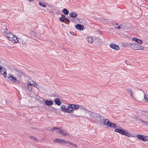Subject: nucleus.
<instances>
[{
	"instance_id": "36",
	"label": "nucleus",
	"mask_w": 148,
	"mask_h": 148,
	"mask_svg": "<svg viewBox=\"0 0 148 148\" xmlns=\"http://www.w3.org/2000/svg\"><path fill=\"white\" fill-rule=\"evenodd\" d=\"M145 101L147 102H148V97L145 96Z\"/></svg>"
},
{
	"instance_id": "2",
	"label": "nucleus",
	"mask_w": 148,
	"mask_h": 148,
	"mask_svg": "<svg viewBox=\"0 0 148 148\" xmlns=\"http://www.w3.org/2000/svg\"><path fill=\"white\" fill-rule=\"evenodd\" d=\"M130 47L134 50H142L144 48V47L136 43H130Z\"/></svg>"
},
{
	"instance_id": "24",
	"label": "nucleus",
	"mask_w": 148,
	"mask_h": 148,
	"mask_svg": "<svg viewBox=\"0 0 148 148\" xmlns=\"http://www.w3.org/2000/svg\"><path fill=\"white\" fill-rule=\"evenodd\" d=\"M61 108L62 109V111L65 112H68V110H67V109L65 108V106L64 105H62L61 107Z\"/></svg>"
},
{
	"instance_id": "40",
	"label": "nucleus",
	"mask_w": 148,
	"mask_h": 148,
	"mask_svg": "<svg viewBox=\"0 0 148 148\" xmlns=\"http://www.w3.org/2000/svg\"><path fill=\"white\" fill-rule=\"evenodd\" d=\"M138 39L137 38H133L132 39V40H134V41L136 42H137Z\"/></svg>"
},
{
	"instance_id": "22",
	"label": "nucleus",
	"mask_w": 148,
	"mask_h": 148,
	"mask_svg": "<svg viewBox=\"0 0 148 148\" xmlns=\"http://www.w3.org/2000/svg\"><path fill=\"white\" fill-rule=\"evenodd\" d=\"M122 45L123 47H127L128 46H130V43H128L127 42H124L122 43Z\"/></svg>"
},
{
	"instance_id": "25",
	"label": "nucleus",
	"mask_w": 148,
	"mask_h": 148,
	"mask_svg": "<svg viewBox=\"0 0 148 148\" xmlns=\"http://www.w3.org/2000/svg\"><path fill=\"white\" fill-rule=\"evenodd\" d=\"M59 130V128L58 127H52L51 128L50 130H51L52 131H53L55 130Z\"/></svg>"
},
{
	"instance_id": "47",
	"label": "nucleus",
	"mask_w": 148,
	"mask_h": 148,
	"mask_svg": "<svg viewBox=\"0 0 148 148\" xmlns=\"http://www.w3.org/2000/svg\"><path fill=\"white\" fill-rule=\"evenodd\" d=\"M116 25H118V23H116Z\"/></svg>"
},
{
	"instance_id": "37",
	"label": "nucleus",
	"mask_w": 148,
	"mask_h": 148,
	"mask_svg": "<svg viewBox=\"0 0 148 148\" xmlns=\"http://www.w3.org/2000/svg\"><path fill=\"white\" fill-rule=\"evenodd\" d=\"M60 21L62 22H64V19L63 18H62V17H60Z\"/></svg>"
},
{
	"instance_id": "30",
	"label": "nucleus",
	"mask_w": 148,
	"mask_h": 148,
	"mask_svg": "<svg viewBox=\"0 0 148 148\" xmlns=\"http://www.w3.org/2000/svg\"><path fill=\"white\" fill-rule=\"evenodd\" d=\"M67 110H68V112H66L68 113H70L71 112H73L72 109V108L69 107V105L68 106V108H67Z\"/></svg>"
},
{
	"instance_id": "5",
	"label": "nucleus",
	"mask_w": 148,
	"mask_h": 148,
	"mask_svg": "<svg viewBox=\"0 0 148 148\" xmlns=\"http://www.w3.org/2000/svg\"><path fill=\"white\" fill-rule=\"evenodd\" d=\"M136 137L138 139L143 141L146 142L148 141V136L138 134L136 135Z\"/></svg>"
},
{
	"instance_id": "39",
	"label": "nucleus",
	"mask_w": 148,
	"mask_h": 148,
	"mask_svg": "<svg viewBox=\"0 0 148 148\" xmlns=\"http://www.w3.org/2000/svg\"><path fill=\"white\" fill-rule=\"evenodd\" d=\"M65 144H69L70 145H71V142H69V141H65Z\"/></svg>"
},
{
	"instance_id": "43",
	"label": "nucleus",
	"mask_w": 148,
	"mask_h": 148,
	"mask_svg": "<svg viewBox=\"0 0 148 148\" xmlns=\"http://www.w3.org/2000/svg\"><path fill=\"white\" fill-rule=\"evenodd\" d=\"M62 18H63L64 19L65 18V16L64 15V14H62Z\"/></svg>"
},
{
	"instance_id": "15",
	"label": "nucleus",
	"mask_w": 148,
	"mask_h": 148,
	"mask_svg": "<svg viewBox=\"0 0 148 148\" xmlns=\"http://www.w3.org/2000/svg\"><path fill=\"white\" fill-rule=\"evenodd\" d=\"M55 102L58 106L60 105L61 104V102L58 98H56L55 100Z\"/></svg>"
},
{
	"instance_id": "6",
	"label": "nucleus",
	"mask_w": 148,
	"mask_h": 148,
	"mask_svg": "<svg viewBox=\"0 0 148 148\" xmlns=\"http://www.w3.org/2000/svg\"><path fill=\"white\" fill-rule=\"evenodd\" d=\"M8 79L12 81L13 82H17V83H18L19 82V81L17 79V78L14 77L12 74H9L8 76Z\"/></svg>"
},
{
	"instance_id": "9",
	"label": "nucleus",
	"mask_w": 148,
	"mask_h": 148,
	"mask_svg": "<svg viewBox=\"0 0 148 148\" xmlns=\"http://www.w3.org/2000/svg\"><path fill=\"white\" fill-rule=\"evenodd\" d=\"M102 119H103L102 120L104 124L109 127V125L111 122L108 119H104L103 117V116H102Z\"/></svg>"
},
{
	"instance_id": "11",
	"label": "nucleus",
	"mask_w": 148,
	"mask_h": 148,
	"mask_svg": "<svg viewBox=\"0 0 148 148\" xmlns=\"http://www.w3.org/2000/svg\"><path fill=\"white\" fill-rule=\"evenodd\" d=\"M75 28L80 30H82L84 28V27L81 24H77L75 25Z\"/></svg>"
},
{
	"instance_id": "16",
	"label": "nucleus",
	"mask_w": 148,
	"mask_h": 148,
	"mask_svg": "<svg viewBox=\"0 0 148 148\" xmlns=\"http://www.w3.org/2000/svg\"><path fill=\"white\" fill-rule=\"evenodd\" d=\"M53 102L51 101L47 100L45 101V103L46 105L51 106L53 104Z\"/></svg>"
},
{
	"instance_id": "17",
	"label": "nucleus",
	"mask_w": 148,
	"mask_h": 148,
	"mask_svg": "<svg viewBox=\"0 0 148 148\" xmlns=\"http://www.w3.org/2000/svg\"><path fill=\"white\" fill-rule=\"evenodd\" d=\"M77 16V14L75 12H71L69 14V16L72 17H76Z\"/></svg>"
},
{
	"instance_id": "23",
	"label": "nucleus",
	"mask_w": 148,
	"mask_h": 148,
	"mask_svg": "<svg viewBox=\"0 0 148 148\" xmlns=\"http://www.w3.org/2000/svg\"><path fill=\"white\" fill-rule=\"evenodd\" d=\"M31 140H33L34 141H38V139H37L35 137L32 136H29Z\"/></svg>"
},
{
	"instance_id": "42",
	"label": "nucleus",
	"mask_w": 148,
	"mask_h": 148,
	"mask_svg": "<svg viewBox=\"0 0 148 148\" xmlns=\"http://www.w3.org/2000/svg\"><path fill=\"white\" fill-rule=\"evenodd\" d=\"M65 21L66 22H69V19L67 18H66L65 19Z\"/></svg>"
},
{
	"instance_id": "13",
	"label": "nucleus",
	"mask_w": 148,
	"mask_h": 148,
	"mask_svg": "<svg viewBox=\"0 0 148 148\" xmlns=\"http://www.w3.org/2000/svg\"><path fill=\"white\" fill-rule=\"evenodd\" d=\"M4 28L2 29L1 31L3 33H5L6 35V34L9 33L8 31L6 26H4Z\"/></svg>"
},
{
	"instance_id": "1",
	"label": "nucleus",
	"mask_w": 148,
	"mask_h": 148,
	"mask_svg": "<svg viewBox=\"0 0 148 148\" xmlns=\"http://www.w3.org/2000/svg\"><path fill=\"white\" fill-rule=\"evenodd\" d=\"M88 111L87 113L91 117L95 120V122L100 121L101 120L102 116H100L98 114L89 111Z\"/></svg>"
},
{
	"instance_id": "8",
	"label": "nucleus",
	"mask_w": 148,
	"mask_h": 148,
	"mask_svg": "<svg viewBox=\"0 0 148 148\" xmlns=\"http://www.w3.org/2000/svg\"><path fill=\"white\" fill-rule=\"evenodd\" d=\"M110 46L111 48L116 50H118L119 49L118 45L114 43L111 44Z\"/></svg>"
},
{
	"instance_id": "29",
	"label": "nucleus",
	"mask_w": 148,
	"mask_h": 148,
	"mask_svg": "<svg viewBox=\"0 0 148 148\" xmlns=\"http://www.w3.org/2000/svg\"><path fill=\"white\" fill-rule=\"evenodd\" d=\"M39 4L40 6L43 7L44 8H45L46 7V5L43 2H40L39 3Z\"/></svg>"
},
{
	"instance_id": "44",
	"label": "nucleus",
	"mask_w": 148,
	"mask_h": 148,
	"mask_svg": "<svg viewBox=\"0 0 148 148\" xmlns=\"http://www.w3.org/2000/svg\"><path fill=\"white\" fill-rule=\"evenodd\" d=\"M121 26H119L117 27H115V28L117 29H120L121 28Z\"/></svg>"
},
{
	"instance_id": "21",
	"label": "nucleus",
	"mask_w": 148,
	"mask_h": 148,
	"mask_svg": "<svg viewBox=\"0 0 148 148\" xmlns=\"http://www.w3.org/2000/svg\"><path fill=\"white\" fill-rule=\"evenodd\" d=\"M62 12L66 15H68L69 13V11L66 8H64L62 10Z\"/></svg>"
},
{
	"instance_id": "41",
	"label": "nucleus",
	"mask_w": 148,
	"mask_h": 148,
	"mask_svg": "<svg viewBox=\"0 0 148 148\" xmlns=\"http://www.w3.org/2000/svg\"><path fill=\"white\" fill-rule=\"evenodd\" d=\"M33 84H32V86L36 87L37 86V84L35 83H34V82H33Z\"/></svg>"
},
{
	"instance_id": "26",
	"label": "nucleus",
	"mask_w": 148,
	"mask_h": 148,
	"mask_svg": "<svg viewBox=\"0 0 148 148\" xmlns=\"http://www.w3.org/2000/svg\"><path fill=\"white\" fill-rule=\"evenodd\" d=\"M127 91L129 92L130 93V95L131 97H133V93L132 92L131 90L130 89H128L127 90Z\"/></svg>"
},
{
	"instance_id": "48",
	"label": "nucleus",
	"mask_w": 148,
	"mask_h": 148,
	"mask_svg": "<svg viewBox=\"0 0 148 148\" xmlns=\"http://www.w3.org/2000/svg\"><path fill=\"white\" fill-rule=\"evenodd\" d=\"M25 42H24L23 43V44H24Z\"/></svg>"
},
{
	"instance_id": "38",
	"label": "nucleus",
	"mask_w": 148,
	"mask_h": 148,
	"mask_svg": "<svg viewBox=\"0 0 148 148\" xmlns=\"http://www.w3.org/2000/svg\"><path fill=\"white\" fill-rule=\"evenodd\" d=\"M32 86H28L27 87L28 88V89L30 91H32Z\"/></svg>"
},
{
	"instance_id": "12",
	"label": "nucleus",
	"mask_w": 148,
	"mask_h": 148,
	"mask_svg": "<svg viewBox=\"0 0 148 148\" xmlns=\"http://www.w3.org/2000/svg\"><path fill=\"white\" fill-rule=\"evenodd\" d=\"M10 41L16 43L18 42V40L17 37L14 35L12 38V40Z\"/></svg>"
},
{
	"instance_id": "45",
	"label": "nucleus",
	"mask_w": 148,
	"mask_h": 148,
	"mask_svg": "<svg viewBox=\"0 0 148 148\" xmlns=\"http://www.w3.org/2000/svg\"><path fill=\"white\" fill-rule=\"evenodd\" d=\"M76 116H76L74 114V115H73L72 116V117H75Z\"/></svg>"
},
{
	"instance_id": "19",
	"label": "nucleus",
	"mask_w": 148,
	"mask_h": 148,
	"mask_svg": "<svg viewBox=\"0 0 148 148\" xmlns=\"http://www.w3.org/2000/svg\"><path fill=\"white\" fill-rule=\"evenodd\" d=\"M109 125V127H111L114 128H117V126L116 124L114 123H112L111 122L110 123Z\"/></svg>"
},
{
	"instance_id": "18",
	"label": "nucleus",
	"mask_w": 148,
	"mask_h": 148,
	"mask_svg": "<svg viewBox=\"0 0 148 148\" xmlns=\"http://www.w3.org/2000/svg\"><path fill=\"white\" fill-rule=\"evenodd\" d=\"M87 40L88 42L90 43H92L93 41V39L91 36H89L87 38Z\"/></svg>"
},
{
	"instance_id": "46",
	"label": "nucleus",
	"mask_w": 148,
	"mask_h": 148,
	"mask_svg": "<svg viewBox=\"0 0 148 148\" xmlns=\"http://www.w3.org/2000/svg\"><path fill=\"white\" fill-rule=\"evenodd\" d=\"M29 1L32 2L34 1V0H29Z\"/></svg>"
},
{
	"instance_id": "10",
	"label": "nucleus",
	"mask_w": 148,
	"mask_h": 148,
	"mask_svg": "<svg viewBox=\"0 0 148 148\" xmlns=\"http://www.w3.org/2000/svg\"><path fill=\"white\" fill-rule=\"evenodd\" d=\"M14 36V35L11 32H10L9 33H8L6 34V36L10 41L12 40V39Z\"/></svg>"
},
{
	"instance_id": "14",
	"label": "nucleus",
	"mask_w": 148,
	"mask_h": 148,
	"mask_svg": "<svg viewBox=\"0 0 148 148\" xmlns=\"http://www.w3.org/2000/svg\"><path fill=\"white\" fill-rule=\"evenodd\" d=\"M57 132H58L59 133H61L64 136H66V135H68L69 134H68L66 132L63 130H61L60 129V128L59 130H58V131H57Z\"/></svg>"
},
{
	"instance_id": "7",
	"label": "nucleus",
	"mask_w": 148,
	"mask_h": 148,
	"mask_svg": "<svg viewBox=\"0 0 148 148\" xmlns=\"http://www.w3.org/2000/svg\"><path fill=\"white\" fill-rule=\"evenodd\" d=\"M69 107L72 108L73 111V110H77L79 108V106L77 105L70 104L69 105Z\"/></svg>"
},
{
	"instance_id": "3",
	"label": "nucleus",
	"mask_w": 148,
	"mask_h": 148,
	"mask_svg": "<svg viewBox=\"0 0 148 148\" xmlns=\"http://www.w3.org/2000/svg\"><path fill=\"white\" fill-rule=\"evenodd\" d=\"M14 72L18 78L20 79L22 76H24L25 77L27 76V75L22 70L15 69H14Z\"/></svg>"
},
{
	"instance_id": "27",
	"label": "nucleus",
	"mask_w": 148,
	"mask_h": 148,
	"mask_svg": "<svg viewBox=\"0 0 148 148\" xmlns=\"http://www.w3.org/2000/svg\"><path fill=\"white\" fill-rule=\"evenodd\" d=\"M140 119L141 121L145 125H147V124L148 125V123L147 121H144L142 119H139V120H140Z\"/></svg>"
},
{
	"instance_id": "34",
	"label": "nucleus",
	"mask_w": 148,
	"mask_h": 148,
	"mask_svg": "<svg viewBox=\"0 0 148 148\" xmlns=\"http://www.w3.org/2000/svg\"><path fill=\"white\" fill-rule=\"evenodd\" d=\"M80 108L81 109H82L84 110H86V111H88V110L86 109V108L85 107H84L83 106H80Z\"/></svg>"
},
{
	"instance_id": "31",
	"label": "nucleus",
	"mask_w": 148,
	"mask_h": 148,
	"mask_svg": "<svg viewBox=\"0 0 148 148\" xmlns=\"http://www.w3.org/2000/svg\"><path fill=\"white\" fill-rule=\"evenodd\" d=\"M60 140L59 143H61L62 144H65V140H63V139H60Z\"/></svg>"
},
{
	"instance_id": "35",
	"label": "nucleus",
	"mask_w": 148,
	"mask_h": 148,
	"mask_svg": "<svg viewBox=\"0 0 148 148\" xmlns=\"http://www.w3.org/2000/svg\"><path fill=\"white\" fill-rule=\"evenodd\" d=\"M137 42L138 43L141 44L142 43V41L141 40L138 39Z\"/></svg>"
},
{
	"instance_id": "32",
	"label": "nucleus",
	"mask_w": 148,
	"mask_h": 148,
	"mask_svg": "<svg viewBox=\"0 0 148 148\" xmlns=\"http://www.w3.org/2000/svg\"><path fill=\"white\" fill-rule=\"evenodd\" d=\"M71 145H72V146H73L75 148H77L78 147L77 145L76 144H74L72 143H71Z\"/></svg>"
},
{
	"instance_id": "28",
	"label": "nucleus",
	"mask_w": 148,
	"mask_h": 148,
	"mask_svg": "<svg viewBox=\"0 0 148 148\" xmlns=\"http://www.w3.org/2000/svg\"><path fill=\"white\" fill-rule=\"evenodd\" d=\"M60 139L59 138H57L55 139H54L53 142L55 143H60Z\"/></svg>"
},
{
	"instance_id": "33",
	"label": "nucleus",
	"mask_w": 148,
	"mask_h": 148,
	"mask_svg": "<svg viewBox=\"0 0 148 148\" xmlns=\"http://www.w3.org/2000/svg\"><path fill=\"white\" fill-rule=\"evenodd\" d=\"M27 87L30 86H32V84L31 83L28 82L27 83Z\"/></svg>"
},
{
	"instance_id": "4",
	"label": "nucleus",
	"mask_w": 148,
	"mask_h": 148,
	"mask_svg": "<svg viewBox=\"0 0 148 148\" xmlns=\"http://www.w3.org/2000/svg\"><path fill=\"white\" fill-rule=\"evenodd\" d=\"M115 132L119 133L120 134L125 135L126 136L129 137L131 136V135L128 133L127 131H124L123 130H121L119 128H117L115 129Z\"/></svg>"
},
{
	"instance_id": "20",
	"label": "nucleus",
	"mask_w": 148,
	"mask_h": 148,
	"mask_svg": "<svg viewBox=\"0 0 148 148\" xmlns=\"http://www.w3.org/2000/svg\"><path fill=\"white\" fill-rule=\"evenodd\" d=\"M0 73L1 75H3L5 77H6L7 75L6 71H3L2 69H1V71H0Z\"/></svg>"
}]
</instances>
